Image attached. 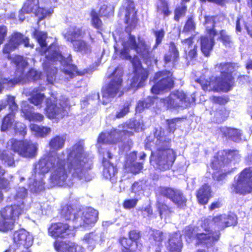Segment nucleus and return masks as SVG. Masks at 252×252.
<instances>
[{"label":"nucleus","instance_id":"obj_55","mask_svg":"<svg viewBox=\"0 0 252 252\" xmlns=\"http://www.w3.org/2000/svg\"><path fill=\"white\" fill-rule=\"evenodd\" d=\"M210 99L213 103L220 105H225L229 101V98L227 95H213L210 97Z\"/></svg>","mask_w":252,"mask_h":252},{"label":"nucleus","instance_id":"obj_34","mask_svg":"<svg viewBox=\"0 0 252 252\" xmlns=\"http://www.w3.org/2000/svg\"><path fill=\"white\" fill-rule=\"evenodd\" d=\"M125 23L130 26L135 25L137 22V11L134 2H129L125 8Z\"/></svg>","mask_w":252,"mask_h":252},{"label":"nucleus","instance_id":"obj_64","mask_svg":"<svg viewBox=\"0 0 252 252\" xmlns=\"http://www.w3.org/2000/svg\"><path fill=\"white\" fill-rule=\"evenodd\" d=\"M222 206V200L220 199H218L217 200L214 201L210 204V205L208 206V210L211 212L216 209L221 208Z\"/></svg>","mask_w":252,"mask_h":252},{"label":"nucleus","instance_id":"obj_51","mask_svg":"<svg viewBox=\"0 0 252 252\" xmlns=\"http://www.w3.org/2000/svg\"><path fill=\"white\" fill-rule=\"evenodd\" d=\"M31 129L34 131L36 135L40 137H46L51 132V128L49 127L40 126L35 124H32Z\"/></svg>","mask_w":252,"mask_h":252},{"label":"nucleus","instance_id":"obj_36","mask_svg":"<svg viewBox=\"0 0 252 252\" xmlns=\"http://www.w3.org/2000/svg\"><path fill=\"white\" fill-rule=\"evenodd\" d=\"M166 239V233L159 229H152L149 237L151 243L158 247H162V243Z\"/></svg>","mask_w":252,"mask_h":252},{"label":"nucleus","instance_id":"obj_11","mask_svg":"<svg viewBox=\"0 0 252 252\" xmlns=\"http://www.w3.org/2000/svg\"><path fill=\"white\" fill-rule=\"evenodd\" d=\"M10 150L20 157L26 158H33L37 151V145L32 140L28 139L18 140L12 138L9 140Z\"/></svg>","mask_w":252,"mask_h":252},{"label":"nucleus","instance_id":"obj_1","mask_svg":"<svg viewBox=\"0 0 252 252\" xmlns=\"http://www.w3.org/2000/svg\"><path fill=\"white\" fill-rule=\"evenodd\" d=\"M84 146L79 142L73 145L68 153V158L74 155L73 159L68 162H66L64 158L52 156L50 153L44 155L34 164L32 173L33 182L29 186L32 185L33 187H36L51 169L53 171L50 176V182L57 186L68 185L70 180L69 173L71 174L70 180L76 179L85 182L91 181L92 177L89 170L92 167L87 160H84Z\"/></svg>","mask_w":252,"mask_h":252},{"label":"nucleus","instance_id":"obj_33","mask_svg":"<svg viewBox=\"0 0 252 252\" xmlns=\"http://www.w3.org/2000/svg\"><path fill=\"white\" fill-rule=\"evenodd\" d=\"M158 0L156 6V12L163 20H165L172 14L171 7L167 0Z\"/></svg>","mask_w":252,"mask_h":252},{"label":"nucleus","instance_id":"obj_61","mask_svg":"<svg viewBox=\"0 0 252 252\" xmlns=\"http://www.w3.org/2000/svg\"><path fill=\"white\" fill-rule=\"evenodd\" d=\"M196 82L198 83L202 87V89L206 91L209 90V87L211 88L212 85V81L211 79H206L203 77H200L196 80Z\"/></svg>","mask_w":252,"mask_h":252},{"label":"nucleus","instance_id":"obj_15","mask_svg":"<svg viewBox=\"0 0 252 252\" xmlns=\"http://www.w3.org/2000/svg\"><path fill=\"white\" fill-rule=\"evenodd\" d=\"M142 238V233L137 229L128 231V237H120L118 243L121 247V252H141L143 244L138 243Z\"/></svg>","mask_w":252,"mask_h":252},{"label":"nucleus","instance_id":"obj_20","mask_svg":"<svg viewBox=\"0 0 252 252\" xmlns=\"http://www.w3.org/2000/svg\"><path fill=\"white\" fill-rule=\"evenodd\" d=\"M117 68H116L108 76L112 77L110 81L101 89L103 97L110 98L115 97L121 91L122 87L123 79L120 75H116Z\"/></svg>","mask_w":252,"mask_h":252},{"label":"nucleus","instance_id":"obj_40","mask_svg":"<svg viewBox=\"0 0 252 252\" xmlns=\"http://www.w3.org/2000/svg\"><path fill=\"white\" fill-rule=\"evenodd\" d=\"M32 37L36 39L41 48H46L45 52L48 50L46 39L47 38V33L46 32L40 31L36 29H34L32 33Z\"/></svg>","mask_w":252,"mask_h":252},{"label":"nucleus","instance_id":"obj_52","mask_svg":"<svg viewBox=\"0 0 252 252\" xmlns=\"http://www.w3.org/2000/svg\"><path fill=\"white\" fill-rule=\"evenodd\" d=\"M157 206L161 218L163 215H169L173 213L171 208L163 202H158L157 203Z\"/></svg>","mask_w":252,"mask_h":252},{"label":"nucleus","instance_id":"obj_58","mask_svg":"<svg viewBox=\"0 0 252 252\" xmlns=\"http://www.w3.org/2000/svg\"><path fill=\"white\" fill-rule=\"evenodd\" d=\"M7 103L9 110V113H12L16 115V112L18 110V105L16 104L15 100V97L13 96H8L7 98Z\"/></svg>","mask_w":252,"mask_h":252},{"label":"nucleus","instance_id":"obj_22","mask_svg":"<svg viewBox=\"0 0 252 252\" xmlns=\"http://www.w3.org/2000/svg\"><path fill=\"white\" fill-rule=\"evenodd\" d=\"M114 13V8L106 4L100 7L98 12L94 9H92L90 13L92 26L96 30H102L103 23L100 17L109 18L113 16Z\"/></svg>","mask_w":252,"mask_h":252},{"label":"nucleus","instance_id":"obj_21","mask_svg":"<svg viewBox=\"0 0 252 252\" xmlns=\"http://www.w3.org/2000/svg\"><path fill=\"white\" fill-rule=\"evenodd\" d=\"M160 194L171 201L178 208L183 209L187 206V199L180 189L167 187L159 188Z\"/></svg>","mask_w":252,"mask_h":252},{"label":"nucleus","instance_id":"obj_43","mask_svg":"<svg viewBox=\"0 0 252 252\" xmlns=\"http://www.w3.org/2000/svg\"><path fill=\"white\" fill-rule=\"evenodd\" d=\"M11 64H14L16 67V71L19 72L20 74L24 75V68L25 67V62L23 58L20 55H15L13 58L10 59Z\"/></svg>","mask_w":252,"mask_h":252},{"label":"nucleus","instance_id":"obj_2","mask_svg":"<svg viewBox=\"0 0 252 252\" xmlns=\"http://www.w3.org/2000/svg\"><path fill=\"white\" fill-rule=\"evenodd\" d=\"M138 40L134 35L129 32L126 42L123 44V48L120 52V57L125 60L130 61L133 68V76L130 82L132 88H139L143 87L144 82L148 77V71L142 66L141 62L138 57L135 55L132 57L129 54V49L135 51L146 63H151L153 62H156L157 59L155 55L151 50L150 45L140 37H138Z\"/></svg>","mask_w":252,"mask_h":252},{"label":"nucleus","instance_id":"obj_44","mask_svg":"<svg viewBox=\"0 0 252 252\" xmlns=\"http://www.w3.org/2000/svg\"><path fill=\"white\" fill-rule=\"evenodd\" d=\"M218 40L226 48H231L233 44L231 36L227 34L225 30H221L219 31Z\"/></svg>","mask_w":252,"mask_h":252},{"label":"nucleus","instance_id":"obj_13","mask_svg":"<svg viewBox=\"0 0 252 252\" xmlns=\"http://www.w3.org/2000/svg\"><path fill=\"white\" fill-rule=\"evenodd\" d=\"M195 101V99L194 97H192L191 101H190L187 94L183 91L179 90L173 91L167 97L160 99V102L167 109H178L182 107L187 108Z\"/></svg>","mask_w":252,"mask_h":252},{"label":"nucleus","instance_id":"obj_26","mask_svg":"<svg viewBox=\"0 0 252 252\" xmlns=\"http://www.w3.org/2000/svg\"><path fill=\"white\" fill-rule=\"evenodd\" d=\"M33 107L26 102H23L21 106V112L25 119L31 122H40L43 121L44 117L41 113L32 111Z\"/></svg>","mask_w":252,"mask_h":252},{"label":"nucleus","instance_id":"obj_27","mask_svg":"<svg viewBox=\"0 0 252 252\" xmlns=\"http://www.w3.org/2000/svg\"><path fill=\"white\" fill-rule=\"evenodd\" d=\"M212 191L210 186L205 183L196 191L195 196L198 203L201 205H206L212 197Z\"/></svg>","mask_w":252,"mask_h":252},{"label":"nucleus","instance_id":"obj_12","mask_svg":"<svg viewBox=\"0 0 252 252\" xmlns=\"http://www.w3.org/2000/svg\"><path fill=\"white\" fill-rule=\"evenodd\" d=\"M134 135L132 131L127 130H118L117 128H112L107 133H101L98 138V142L101 144H116L118 142H122L124 145L132 144L131 139L129 138Z\"/></svg>","mask_w":252,"mask_h":252},{"label":"nucleus","instance_id":"obj_10","mask_svg":"<svg viewBox=\"0 0 252 252\" xmlns=\"http://www.w3.org/2000/svg\"><path fill=\"white\" fill-rule=\"evenodd\" d=\"M239 151L236 149H224L218 151L213 156L210 166L213 170H219L236 163L240 158Z\"/></svg>","mask_w":252,"mask_h":252},{"label":"nucleus","instance_id":"obj_28","mask_svg":"<svg viewBox=\"0 0 252 252\" xmlns=\"http://www.w3.org/2000/svg\"><path fill=\"white\" fill-rule=\"evenodd\" d=\"M72 61L71 57L67 58L65 63L62 65L64 67L63 72L67 75L70 78H73L76 76H83L89 72L88 68L84 69L82 70H79L75 64L70 63Z\"/></svg>","mask_w":252,"mask_h":252},{"label":"nucleus","instance_id":"obj_63","mask_svg":"<svg viewBox=\"0 0 252 252\" xmlns=\"http://www.w3.org/2000/svg\"><path fill=\"white\" fill-rule=\"evenodd\" d=\"M138 201L137 198L126 199L123 202V206L126 209L133 208L137 205Z\"/></svg>","mask_w":252,"mask_h":252},{"label":"nucleus","instance_id":"obj_18","mask_svg":"<svg viewBox=\"0 0 252 252\" xmlns=\"http://www.w3.org/2000/svg\"><path fill=\"white\" fill-rule=\"evenodd\" d=\"M45 103L44 114L48 119L59 121L67 115L66 106L58 104L57 99L49 97L46 98Z\"/></svg>","mask_w":252,"mask_h":252},{"label":"nucleus","instance_id":"obj_45","mask_svg":"<svg viewBox=\"0 0 252 252\" xmlns=\"http://www.w3.org/2000/svg\"><path fill=\"white\" fill-rule=\"evenodd\" d=\"M188 12L187 5H179L176 6L174 9L173 20L179 22L181 19L184 17Z\"/></svg>","mask_w":252,"mask_h":252},{"label":"nucleus","instance_id":"obj_47","mask_svg":"<svg viewBox=\"0 0 252 252\" xmlns=\"http://www.w3.org/2000/svg\"><path fill=\"white\" fill-rule=\"evenodd\" d=\"M214 170L215 171L212 174V178L215 181L217 182H220L225 180L228 175L233 172V169L226 170L224 168Z\"/></svg>","mask_w":252,"mask_h":252},{"label":"nucleus","instance_id":"obj_49","mask_svg":"<svg viewBox=\"0 0 252 252\" xmlns=\"http://www.w3.org/2000/svg\"><path fill=\"white\" fill-rule=\"evenodd\" d=\"M46 59L48 62H55L59 61L62 64L65 63L67 58L63 57L61 53L57 51H53L46 56Z\"/></svg>","mask_w":252,"mask_h":252},{"label":"nucleus","instance_id":"obj_37","mask_svg":"<svg viewBox=\"0 0 252 252\" xmlns=\"http://www.w3.org/2000/svg\"><path fill=\"white\" fill-rule=\"evenodd\" d=\"M29 102L40 108L42 107V103L45 98V94L41 93L40 90L37 88L33 89L30 93Z\"/></svg>","mask_w":252,"mask_h":252},{"label":"nucleus","instance_id":"obj_3","mask_svg":"<svg viewBox=\"0 0 252 252\" xmlns=\"http://www.w3.org/2000/svg\"><path fill=\"white\" fill-rule=\"evenodd\" d=\"M171 142V138L165 134L164 129L161 127L155 128L153 135H149L146 138V149L152 150L153 147H156V149L151 152L150 161L160 171L170 169L176 159L175 151L170 148Z\"/></svg>","mask_w":252,"mask_h":252},{"label":"nucleus","instance_id":"obj_5","mask_svg":"<svg viewBox=\"0 0 252 252\" xmlns=\"http://www.w3.org/2000/svg\"><path fill=\"white\" fill-rule=\"evenodd\" d=\"M237 63L232 62H225L217 63L215 68L220 73V76L214 79L216 89L224 92H228L235 86V78L233 72L238 68Z\"/></svg>","mask_w":252,"mask_h":252},{"label":"nucleus","instance_id":"obj_6","mask_svg":"<svg viewBox=\"0 0 252 252\" xmlns=\"http://www.w3.org/2000/svg\"><path fill=\"white\" fill-rule=\"evenodd\" d=\"M216 15H206L204 17V23L212 24V26L206 27L205 32L207 35H201L199 37L200 49L202 55L208 58L211 56L215 45V37L218 34L216 29Z\"/></svg>","mask_w":252,"mask_h":252},{"label":"nucleus","instance_id":"obj_17","mask_svg":"<svg viewBox=\"0 0 252 252\" xmlns=\"http://www.w3.org/2000/svg\"><path fill=\"white\" fill-rule=\"evenodd\" d=\"M72 31L66 32L64 37L67 41L72 44L74 51L76 52H82L85 54L91 51V46L85 40L77 39L78 37H83L85 34L84 31L82 28L74 27Z\"/></svg>","mask_w":252,"mask_h":252},{"label":"nucleus","instance_id":"obj_14","mask_svg":"<svg viewBox=\"0 0 252 252\" xmlns=\"http://www.w3.org/2000/svg\"><path fill=\"white\" fill-rule=\"evenodd\" d=\"M237 224V217L234 215L219 214L212 217L211 219L205 218L202 224V227L207 230L209 226L217 227L219 231L224 230L227 227L234 226Z\"/></svg>","mask_w":252,"mask_h":252},{"label":"nucleus","instance_id":"obj_32","mask_svg":"<svg viewBox=\"0 0 252 252\" xmlns=\"http://www.w3.org/2000/svg\"><path fill=\"white\" fill-rule=\"evenodd\" d=\"M136 159V154H132L129 155L124 165L125 169L135 175L139 173L143 168V163L135 162Z\"/></svg>","mask_w":252,"mask_h":252},{"label":"nucleus","instance_id":"obj_50","mask_svg":"<svg viewBox=\"0 0 252 252\" xmlns=\"http://www.w3.org/2000/svg\"><path fill=\"white\" fill-rule=\"evenodd\" d=\"M53 10L47 9L44 7H40L39 5L37 7L33 13L38 17V22H40L48 16H50L53 13Z\"/></svg>","mask_w":252,"mask_h":252},{"label":"nucleus","instance_id":"obj_62","mask_svg":"<svg viewBox=\"0 0 252 252\" xmlns=\"http://www.w3.org/2000/svg\"><path fill=\"white\" fill-rule=\"evenodd\" d=\"M17 48L12 45L9 41H7V42L4 45L2 49V52L4 54H6L7 55V58L10 59H11V57L10 55V53L12 51H14Z\"/></svg>","mask_w":252,"mask_h":252},{"label":"nucleus","instance_id":"obj_31","mask_svg":"<svg viewBox=\"0 0 252 252\" xmlns=\"http://www.w3.org/2000/svg\"><path fill=\"white\" fill-rule=\"evenodd\" d=\"M167 243V250L168 252H182L183 244L181 236L177 233L170 234Z\"/></svg>","mask_w":252,"mask_h":252},{"label":"nucleus","instance_id":"obj_53","mask_svg":"<svg viewBox=\"0 0 252 252\" xmlns=\"http://www.w3.org/2000/svg\"><path fill=\"white\" fill-rule=\"evenodd\" d=\"M22 36V33L17 32H14L10 34L8 41L15 46L16 48H18L21 44Z\"/></svg>","mask_w":252,"mask_h":252},{"label":"nucleus","instance_id":"obj_60","mask_svg":"<svg viewBox=\"0 0 252 252\" xmlns=\"http://www.w3.org/2000/svg\"><path fill=\"white\" fill-rule=\"evenodd\" d=\"M24 75L19 74L18 77H14L13 79H4L3 83L6 84L7 86L12 87L15 85L19 84L24 79Z\"/></svg>","mask_w":252,"mask_h":252},{"label":"nucleus","instance_id":"obj_56","mask_svg":"<svg viewBox=\"0 0 252 252\" xmlns=\"http://www.w3.org/2000/svg\"><path fill=\"white\" fill-rule=\"evenodd\" d=\"M131 104L128 101L124 103L122 108L115 115V118L120 119L125 116L129 112V107Z\"/></svg>","mask_w":252,"mask_h":252},{"label":"nucleus","instance_id":"obj_54","mask_svg":"<svg viewBox=\"0 0 252 252\" xmlns=\"http://www.w3.org/2000/svg\"><path fill=\"white\" fill-rule=\"evenodd\" d=\"M182 118L181 117H176L172 119L166 120L167 125V130L170 133H173L177 129L176 123L181 121Z\"/></svg>","mask_w":252,"mask_h":252},{"label":"nucleus","instance_id":"obj_30","mask_svg":"<svg viewBox=\"0 0 252 252\" xmlns=\"http://www.w3.org/2000/svg\"><path fill=\"white\" fill-rule=\"evenodd\" d=\"M168 53L163 57L165 63H171L173 65L176 64L180 59V53L176 44L171 41L169 43Z\"/></svg>","mask_w":252,"mask_h":252},{"label":"nucleus","instance_id":"obj_4","mask_svg":"<svg viewBox=\"0 0 252 252\" xmlns=\"http://www.w3.org/2000/svg\"><path fill=\"white\" fill-rule=\"evenodd\" d=\"M203 219L200 220V226L205 232L197 233L196 227L191 225L187 226L184 229V235L185 238L190 240H196V246L204 245L207 247H213L216 243L218 242L221 236V233L219 231H213L209 226L207 230L203 228L202 224Z\"/></svg>","mask_w":252,"mask_h":252},{"label":"nucleus","instance_id":"obj_9","mask_svg":"<svg viewBox=\"0 0 252 252\" xmlns=\"http://www.w3.org/2000/svg\"><path fill=\"white\" fill-rule=\"evenodd\" d=\"M175 78L173 73L167 70L157 72L153 77L154 85L151 92L154 94H159L167 92L173 89L175 85Z\"/></svg>","mask_w":252,"mask_h":252},{"label":"nucleus","instance_id":"obj_38","mask_svg":"<svg viewBox=\"0 0 252 252\" xmlns=\"http://www.w3.org/2000/svg\"><path fill=\"white\" fill-rule=\"evenodd\" d=\"M77 210H75L72 205L65 204L62 206L60 215L66 220H69L72 218L73 220L78 218Z\"/></svg>","mask_w":252,"mask_h":252},{"label":"nucleus","instance_id":"obj_8","mask_svg":"<svg viewBox=\"0 0 252 252\" xmlns=\"http://www.w3.org/2000/svg\"><path fill=\"white\" fill-rule=\"evenodd\" d=\"M21 205L13 204L7 205L0 211V232H7L13 230L16 220L22 214Z\"/></svg>","mask_w":252,"mask_h":252},{"label":"nucleus","instance_id":"obj_16","mask_svg":"<svg viewBox=\"0 0 252 252\" xmlns=\"http://www.w3.org/2000/svg\"><path fill=\"white\" fill-rule=\"evenodd\" d=\"M47 233L55 240L74 237L76 234L72 226L61 221L51 223L47 228Z\"/></svg>","mask_w":252,"mask_h":252},{"label":"nucleus","instance_id":"obj_46","mask_svg":"<svg viewBox=\"0 0 252 252\" xmlns=\"http://www.w3.org/2000/svg\"><path fill=\"white\" fill-rule=\"evenodd\" d=\"M196 29V24L194 17L190 15L187 18L183 26L182 32L185 33L194 32Z\"/></svg>","mask_w":252,"mask_h":252},{"label":"nucleus","instance_id":"obj_57","mask_svg":"<svg viewBox=\"0 0 252 252\" xmlns=\"http://www.w3.org/2000/svg\"><path fill=\"white\" fill-rule=\"evenodd\" d=\"M42 73L41 71H37L33 68L29 69L27 73V78L32 81H36L41 79Z\"/></svg>","mask_w":252,"mask_h":252},{"label":"nucleus","instance_id":"obj_39","mask_svg":"<svg viewBox=\"0 0 252 252\" xmlns=\"http://www.w3.org/2000/svg\"><path fill=\"white\" fill-rule=\"evenodd\" d=\"M222 135L226 138L235 142H239L241 140L240 131L236 128L226 127L222 131Z\"/></svg>","mask_w":252,"mask_h":252},{"label":"nucleus","instance_id":"obj_24","mask_svg":"<svg viewBox=\"0 0 252 252\" xmlns=\"http://www.w3.org/2000/svg\"><path fill=\"white\" fill-rule=\"evenodd\" d=\"M53 246L56 252H85L82 246L70 240H55Z\"/></svg>","mask_w":252,"mask_h":252},{"label":"nucleus","instance_id":"obj_23","mask_svg":"<svg viewBox=\"0 0 252 252\" xmlns=\"http://www.w3.org/2000/svg\"><path fill=\"white\" fill-rule=\"evenodd\" d=\"M98 211L94 208L88 207L81 211L80 226L84 228H91L98 220Z\"/></svg>","mask_w":252,"mask_h":252},{"label":"nucleus","instance_id":"obj_25","mask_svg":"<svg viewBox=\"0 0 252 252\" xmlns=\"http://www.w3.org/2000/svg\"><path fill=\"white\" fill-rule=\"evenodd\" d=\"M13 241L17 247L22 246L28 250L33 244V237L29 231L21 228L14 232Z\"/></svg>","mask_w":252,"mask_h":252},{"label":"nucleus","instance_id":"obj_29","mask_svg":"<svg viewBox=\"0 0 252 252\" xmlns=\"http://www.w3.org/2000/svg\"><path fill=\"white\" fill-rule=\"evenodd\" d=\"M193 36H190L188 38L182 40V43H187L188 49H184V57L189 61H193L195 60L198 56V46L196 44L193 45Z\"/></svg>","mask_w":252,"mask_h":252},{"label":"nucleus","instance_id":"obj_42","mask_svg":"<svg viewBox=\"0 0 252 252\" xmlns=\"http://www.w3.org/2000/svg\"><path fill=\"white\" fill-rule=\"evenodd\" d=\"M65 141V139L62 136L56 135L50 139L49 146L51 149L58 151L64 147Z\"/></svg>","mask_w":252,"mask_h":252},{"label":"nucleus","instance_id":"obj_48","mask_svg":"<svg viewBox=\"0 0 252 252\" xmlns=\"http://www.w3.org/2000/svg\"><path fill=\"white\" fill-rule=\"evenodd\" d=\"M39 5V0H26L22 5L24 10L28 14L33 13Z\"/></svg>","mask_w":252,"mask_h":252},{"label":"nucleus","instance_id":"obj_35","mask_svg":"<svg viewBox=\"0 0 252 252\" xmlns=\"http://www.w3.org/2000/svg\"><path fill=\"white\" fill-rule=\"evenodd\" d=\"M102 164L103 166V177L106 179L111 180L117 173L116 167L105 158L102 159Z\"/></svg>","mask_w":252,"mask_h":252},{"label":"nucleus","instance_id":"obj_59","mask_svg":"<svg viewBox=\"0 0 252 252\" xmlns=\"http://www.w3.org/2000/svg\"><path fill=\"white\" fill-rule=\"evenodd\" d=\"M164 31L163 29H161L159 30L156 31L154 32V34L156 37V42L153 46V49H156L157 47L161 44L162 39L164 36Z\"/></svg>","mask_w":252,"mask_h":252},{"label":"nucleus","instance_id":"obj_41","mask_svg":"<svg viewBox=\"0 0 252 252\" xmlns=\"http://www.w3.org/2000/svg\"><path fill=\"white\" fill-rule=\"evenodd\" d=\"M229 111L225 107L219 108L214 112L213 121L216 124H221L228 118Z\"/></svg>","mask_w":252,"mask_h":252},{"label":"nucleus","instance_id":"obj_7","mask_svg":"<svg viewBox=\"0 0 252 252\" xmlns=\"http://www.w3.org/2000/svg\"><path fill=\"white\" fill-rule=\"evenodd\" d=\"M232 194L243 196L252 193V166L246 167L234 178L230 186Z\"/></svg>","mask_w":252,"mask_h":252},{"label":"nucleus","instance_id":"obj_19","mask_svg":"<svg viewBox=\"0 0 252 252\" xmlns=\"http://www.w3.org/2000/svg\"><path fill=\"white\" fill-rule=\"evenodd\" d=\"M15 115L12 113H8L1 119L0 130L5 132L13 129L14 132L24 136L27 133V127L24 124L15 120Z\"/></svg>","mask_w":252,"mask_h":252}]
</instances>
